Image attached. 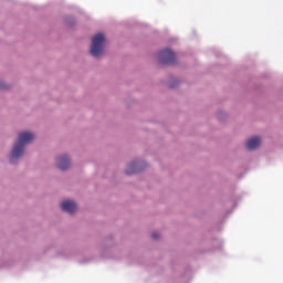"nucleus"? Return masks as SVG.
Listing matches in <instances>:
<instances>
[{
    "instance_id": "7ed1b4c3",
    "label": "nucleus",
    "mask_w": 283,
    "mask_h": 283,
    "mask_svg": "<svg viewBox=\"0 0 283 283\" xmlns=\"http://www.w3.org/2000/svg\"><path fill=\"white\" fill-rule=\"evenodd\" d=\"M158 56L161 65H174V63H176V54H174L169 49L160 51Z\"/></svg>"
},
{
    "instance_id": "20e7f679",
    "label": "nucleus",
    "mask_w": 283,
    "mask_h": 283,
    "mask_svg": "<svg viewBox=\"0 0 283 283\" xmlns=\"http://www.w3.org/2000/svg\"><path fill=\"white\" fill-rule=\"evenodd\" d=\"M62 211H65L66 213H76V202L66 200L61 203Z\"/></svg>"
},
{
    "instance_id": "1a4fd4ad",
    "label": "nucleus",
    "mask_w": 283,
    "mask_h": 283,
    "mask_svg": "<svg viewBox=\"0 0 283 283\" xmlns=\"http://www.w3.org/2000/svg\"><path fill=\"white\" fill-rule=\"evenodd\" d=\"M6 85L3 83H0V90H4Z\"/></svg>"
},
{
    "instance_id": "423d86ee",
    "label": "nucleus",
    "mask_w": 283,
    "mask_h": 283,
    "mask_svg": "<svg viewBox=\"0 0 283 283\" xmlns=\"http://www.w3.org/2000/svg\"><path fill=\"white\" fill-rule=\"evenodd\" d=\"M260 145H262V139H260V137H252L247 143V149L253 151V149H258Z\"/></svg>"
},
{
    "instance_id": "6e6552de",
    "label": "nucleus",
    "mask_w": 283,
    "mask_h": 283,
    "mask_svg": "<svg viewBox=\"0 0 283 283\" xmlns=\"http://www.w3.org/2000/svg\"><path fill=\"white\" fill-rule=\"evenodd\" d=\"M151 238L153 240H158V238H160V234H158V232H153Z\"/></svg>"
},
{
    "instance_id": "39448f33",
    "label": "nucleus",
    "mask_w": 283,
    "mask_h": 283,
    "mask_svg": "<svg viewBox=\"0 0 283 283\" xmlns=\"http://www.w3.org/2000/svg\"><path fill=\"white\" fill-rule=\"evenodd\" d=\"M57 167L62 171L70 169V158L67 157V155L60 156L57 158Z\"/></svg>"
},
{
    "instance_id": "f257e3e1",
    "label": "nucleus",
    "mask_w": 283,
    "mask_h": 283,
    "mask_svg": "<svg viewBox=\"0 0 283 283\" xmlns=\"http://www.w3.org/2000/svg\"><path fill=\"white\" fill-rule=\"evenodd\" d=\"M32 140H34V134L30 132H23L19 134L18 142L14 144L11 151V163H14V160L23 156V151H25V145H30Z\"/></svg>"
},
{
    "instance_id": "0eeeda50",
    "label": "nucleus",
    "mask_w": 283,
    "mask_h": 283,
    "mask_svg": "<svg viewBox=\"0 0 283 283\" xmlns=\"http://www.w3.org/2000/svg\"><path fill=\"white\" fill-rule=\"evenodd\" d=\"M125 172L127 174V176H132L134 174H138V164L137 163L129 164L126 167Z\"/></svg>"
},
{
    "instance_id": "f03ea898",
    "label": "nucleus",
    "mask_w": 283,
    "mask_h": 283,
    "mask_svg": "<svg viewBox=\"0 0 283 283\" xmlns=\"http://www.w3.org/2000/svg\"><path fill=\"white\" fill-rule=\"evenodd\" d=\"M105 45V35L103 33H96L92 38L91 54L94 59H98L103 54V46Z\"/></svg>"
}]
</instances>
